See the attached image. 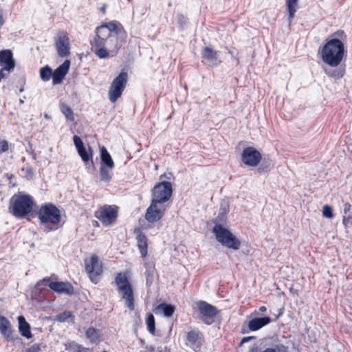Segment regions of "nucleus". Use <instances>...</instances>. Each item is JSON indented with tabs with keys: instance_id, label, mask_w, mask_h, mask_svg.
<instances>
[{
	"instance_id": "f257e3e1",
	"label": "nucleus",
	"mask_w": 352,
	"mask_h": 352,
	"mask_svg": "<svg viewBox=\"0 0 352 352\" xmlns=\"http://www.w3.org/2000/svg\"><path fill=\"white\" fill-rule=\"evenodd\" d=\"M122 30L121 24L116 21L96 28V35L91 44L98 57L105 58L118 53L122 45L118 41V36Z\"/></svg>"
},
{
	"instance_id": "f03ea898",
	"label": "nucleus",
	"mask_w": 352,
	"mask_h": 352,
	"mask_svg": "<svg viewBox=\"0 0 352 352\" xmlns=\"http://www.w3.org/2000/svg\"><path fill=\"white\" fill-rule=\"evenodd\" d=\"M345 47L343 42L338 38L327 40L326 43L320 50L322 61L331 67L339 66L345 54Z\"/></svg>"
},
{
	"instance_id": "7ed1b4c3",
	"label": "nucleus",
	"mask_w": 352,
	"mask_h": 352,
	"mask_svg": "<svg viewBox=\"0 0 352 352\" xmlns=\"http://www.w3.org/2000/svg\"><path fill=\"white\" fill-rule=\"evenodd\" d=\"M38 217L41 228L46 232L58 230L63 225L60 210L51 203L41 206Z\"/></svg>"
},
{
	"instance_id": "20e7f679",
	"label": "nucleus",
	"mask_w": 352,
	"mask_h": 352,
	"mask_svg": "<svg viewBox=\"0 0 352 352\" xmlns=\"http://www.w3.org/2000/svg\"><path fill=\"white\" fill-rule=\"evenodd\" d=\"M226 212L219 213L216 218L215 226L213 228V233L216 239L223 246L237 250L241 247V241L228 229L223 227L220 223L226 221Z\"/></svg>"
},
{
	"instance_id": "39448f33",
	"label": "nucleus",
	"mask_w": 352,
	"mask_h": 352,
	"mask_svg": "<svg viewBox=\"0 0 352 352\" xmlns=\"http://www.w3.org/2000/svg\"><path fill=\"white\" fill-rule=\"evenodd\" d=\"M33 198L28 195H14L10 199L9 210L17 218L24 217L32 210Z\"/></svg>"
},
{
	"instance_id": "423d86ee",
	"label": "nucleus",
	"mask_w": 352,
	"mask_h": 352,
	"mask_svg": "<svg viewBox=\"0 0 352 352\" xmlns=\"http://www.w3.org/2000/svg\"><path fill=\"white\" fill-rule=\"evenodd\" d=\"M118 292L125 302L126 306L131 311L134 310V295L131 284L126 275L118 273L115 278Z\"/></svg>"
},
{
	"instance_id": "0eeeda50",
	"label": "nucleus",
	"mask_w": 352,
	"mask_h": 352,
	"mask_svg": "<svg viewBox=\"0 0 352 352\" xmlns=\"http://www.w3.org/2000/svg\"><path fill=\"white\" fill-rule=\"evenodd\" d=\"M128 80V74L125 72H122L112 81L108 92L109 99L111 102H116L122 96V92L126 88Z\"/></svg>"
},
{
	"instance_id": "6e6552de",
	"label": "nucleus",
	"mask_w": 352,
	"mask_h": 352,
	"mask_svg": "<svg viewBox=\"0 0 352 352\" xmlns=\"http://www.w3.org/2000/svg\"><path fill=\"white\" fill-rule=\"evenodd\" d=\"M172 191L170 182H162L159 183L153 188L151 202L161 205L170 199Z\"/></svg>"
},
{
	"instance_id": "1a4fd4ad",
	"label": "nucleus",
	"mask_w": 352,
	"mask_h": 352,
	"mask_svg": "<svg viewBox=\"0 0 352 352\" xmlns=\"http://www.w3.org/2000/svg\"><path fill=\"white\" fill-rule=\"evenodd\" d=\"M47 284L50 289L58 293L72 294L74 292L73 286L70 283L67 282L52 281V277L44 278L39 280L36 285V288L41 290L43 289L42 287Z\"/></svg>"
},
{
	"instance_id": "9d476101",
	"label": "nucleus",
	"mask_w": 352,
	"mask_h": 352,
	"mask_svg": "<svg viewBox=\"0 0 352 352\" xmlns=\"http://www.w3.org/2000/svg\"><path fill=\"white\" fill-rule=\"evenodd\" d=\"M95 216L104 226H111L116 223L118 217V208L115 206L105 205L96 212Z\"/></svg>"
},
{
	"instance_id": "9b49d317",
	"label": "nucleus",
	"mask_w": 352,
	"mask_h": 352,
	"mask_svg": "<svg viewBox=\"0 0 352 352\" xmlns=\"http://www.w3.org/2000/svg\"><path fill=\"white\" fill-rule=\"evenodd\" d=\"M85 270L91 280L97 283L102 273V266L96 255L91 256L89 261H85Z\"/></svg>"
},
{
	"instance_id": "f8f14e48",
	"label": "nucleus",
	"mask_w": 352,
	"mask_h": 352,
	"mask_svg": "<svg viewBox=\"0 0 352 352\" xmlns=\"http://www.w3.org/2000/svg\"><path fill=\"white\" fill-rule=\"evenodd\" d=\"M197 309L200 313V318L206 324H211L217 314V308L205 301L197 302Z\"/></svg>"
},
{
	"instance_id": "ddd939ff",
	"label": "nucleus",
	"mask_w": 352,
	"mask_h": 352,
	"mask_svg": "<svg viewBox=\"0 0 352 352\" xmlns=\"http://www.w3.org/2000/svg\"><path fill=\"white\" fill-rule=\"evenodd\" d=\"M54 45L57 51V54L60 57L65 58L69 55V38L66 32L61 31L58 33Z\"/></svg>"
},
{
	"instance_id": "4468645a",
	"label": "nucleus",
	"mask_w": 352,
	"mask_h": 352,
	"mask_svg": "<svg viewBox=\"0 0 352 352\" xmlns=\"http://www.w3.org/2000/svg\"><path fill=\"white\" fill-rule=\"evenodd\" d=\"M261 159V153L252 146L245 148L241 153L242 162L248 166L255 167L258 166Z\"/></svg>"
},
{
	"instance_id": "2eb2a0df",
	"label": "nucleus",
	"mask_w": 352,
	"mask_h": 352,
	"mask_svg": "<svg viewBox=\"0 0 352 352\" xmlns=\"http://www.w3.org/2000/svg\"><path fill=\"white\" fill-rule=\"evenodd\" d=\"M164 210L165 208L163 206L151 202L150 206L146 210L145 219L149 223L156 222L162 219Z\"/></svg>"
},
{
	"instance_id": "dca6fc26",
	"label": "nucleus",
	"mask_w": 352,
	"mask_h": 352,
	"mask_svg": "<svg viewBox=\"0 0 352 352\" xmlns=\"http://www.w3.org/2000/svg\"><path fill=\"white\" fill-rule=\"evenodd\" d=\"M203 340L202 333L199 330H192L187 334V344L195 351L201 349Z\"/></svg>"
},
{
	"instance_id": "f3484780",
	"label": "nucleus",
	"mask_w": 352,
	"mask_h": 352,
	"mask_svg": "<svg viewBox=\"0 0 352 352\" xmlns=\"http://www.w3.org/2000/svg\"><path fill=\"white\" fill-rule=\"evenodd\" d=\"M250 318L251 319L248 322V328L250 331H258L272 322V318L270 316L261 318L257 316H253Z\"/></svg>"
},
{
	"instance_id": "a211bd4d",
	"label": "nucleus",
	"mask_w": 352,
	"mask_h": 352,
	"mask_svg": "<svg viewBox=\"0 0 352 352\" xmlns=\"http://www.w3.org/2000/svg\"><path fill=\"white\" fill-rule=\"evenodd\" d=\"M70 66V61L65 60L59 67H58L52 73V81L54 85L62 82L65 75L67 74Z\"/></svg>"
},
{
	"instance_id": "6ab92c4d",
	"label": "nucleus",
	"mask_w": 352,
	"mask_h": 352,
	"mask_svg": "<svg viewBox=\"0 0 352 352\" xmlns=\"http://www.w3.org/2000/svg\"><path fill=\"white\" fill-rule=\"evenodd\" d=\"M219 52L210 47H204L201 52L202 58L206 59L212 66H217L221 64V60L219 58Z\"/></svg>"
},
{
	"instance_id": "aec40b11",
	"label": "nucleus",
	"mask_w": 352,
	"mask_h": 352,
	"mask_svg": "<svg viewBox=\"0 0 352 352\" xmlns=\"http://www.w3.org/2000/svg\"><path fill=\"white\" fill-rule=\"evenodd\" d=\"M0 66L14 69L15 63L13 59L12 53L10 50H4L0 52Z\"/></svg>"
},
{
	"instance_id": "412c9836",
	"label": "nucleus",
	"mask_w": 352,
	"mask_h": 352,
	"mask_svg": "<svg viewBox=\"0 0 352 352\" xmlns=\"http://www.w3.org/2000/svg\"><path fill=\"white\" fill-rule=\"evenodd\" d=\"M135 232L137 234L136 239H137V243H138V247L140 250L142 256L144 258L147 255V248H148L147 237L139 229L135 230Z\"/></svg>"
},
{
	"instance_id": "4be33fe9",
	"label": "nucleus",
	"mask_w": 352,
	"mask_h": 352,
	"mask_svg": "<svg viewBox=\"0 0 352 352\" xmlns=\"http://www.w3.org/2000/svg\"><path fill=\"white\" fill-rule=\"evenodd\" d=\"M19 322V331L21 335L28 339H30L32 337V334L30 331V325L25 320V318L23 316H20L18 317Z\"/></svg>"
},
{
	"instance_id": "5701e85b",
	"label": "nucleus",
	"mask_w": 352,
	"mask_h": 352,
	"mask_svg": "<svg viewBox=\"0 0 352 352\" xmlns=\"http://www.w3.org/2000/svg\"><path fill=\"white\" fill-rule=\"evenodd\" d=\"M323 70L328 76L336 80L342 78L345 74V69L344 67L337 66L331 67L329 66V67H324Z\"/></svg>"
},
{
	"instance_id": "b1692460",
	"label": "nucleus",
	"mask_w": 352,
	"mask_h": 352,
	"mask_svg": "<svg viewBox=\"0 0 352 352\" xmlns=\"http://www.w3.org/2000/svg\"><path fill=\"white\" fill-rule=\"evenodd\" d=\"M0 332L5 338H10L12 334L11 324L10 321L3 316H0Z\"/></svg>"
},
{
	"instance_id": "393cba45",
	"label": "nucleus",
	"mask_w": 352,
	"mask_h": 352,
	"mask_svg": "<svg viewBox=\"0 0 352 352\" xmlns=\"http://www.w3.org/2000/svg\"><path fill=\"white\" fill-rule=\"evenodd\" d=\"M298 0H286V8L288 12V21L290 25L293 19L294 18L295 13L298 9Z\"/></svg>"
},
{
	"instance_id": "a878e982",
	"label": "nucleus",
	"mask_w": 352,
	"mask_h": 352,
	"mask_svg": "<svg viewBox=\"0 0 352 352\" xmlns=\"http://www.w3.org/2000/svg\"><path fill=\"white\" fill-rule=\"evenodd\" d=\"M100 158L102 164V165L107 166L111 170L114 168V162L108 151L104 146L100 149Z\"/></svg>"
},
{
	"instance_id": "bb28decb",
	"label": "nucleus",
	"mask_w": 352,
	"mask_h": 352,
	"mask_svg": "<svg viewBox=\"0 0 352 352\" xmlns=\"http://www.w3.org/2000/svg\"><path fill=\"white\" fill-rule=\"evenodd\" d=\"M158 311H162L164 316L170 317L175 311V307L170 304L161 303L155 308V312L157 313Z\"/></svg>"
},
{
	"instance_id": "cd10ccee",
	"label": "nucleus",
	"mask_w": 352,
	"mask_h": 352,
	"mask_svg": "<svg viewBox=\"0 0 352 352\" xmlns=\"http://www.w3.org/2000/svg\"><path fill=\"white\" fill-rule=\"evenodd\" d=\"M86 338L89 340L91 342L96 343L99 340L100 334L99 331L94 327L87 329L85 333Z\"/></svg>"
},
{
	"instance_id": "c85d7f7f",
	"label": "nucleus",
	"mask_w": 352,
	"mask_h": 352,
	"mask_svg": "<svg viewBox=\"0 0 352 352\" xmlns=\"http://www.w3.org/2000/svg\"><path fill=\"white\" fill-rule=\"evenodd\" d=\"M111 169L107 168V166L102 165L100 170V175L101 177V179L105 182H109L111 179Z\"/></svg>"
},
{
	"instance_id": "c756f323",
	"label": "nucleus",
	"mask_w": 352,
	"mask_h": 352,
	"mask_svg": "<svg viewBox=\"0 0 352 352\" xmlns=\"http://www.w3.org/2000/svg\"><path fill=\"white\" fill-rule=\"evenodd\" d=\"M60 110L63 114L66 117L68 120L74 121V116L72 109L66 104L60 105Z\"/></svg>"
},
{
	"instance_id": "7c9ffc66",
	"label": "nucleus",
	"mask_w": 352,
	"mask_h": 352,
	"mask_svg": "<svg viewBox=\"0 0 352 352\" xmlns=\"http://www.w3.org/2000/svg\"><path fill=\"white\" fill-rule=\"evenodd\" d=\"M52 76V69L46 65L40 69V77L43 81H48Z\"/></svg>"
},
{
	"instance_id": "2f4dec72",
	"label": "nucleus",
	"mask_w": 352,
	"mask_h": 352,
	"mask_svg": "<svg viewBox=\"0 0 352 352\" xmlns=\"http://www.w3.org/2000/svg\"><path fill=\"white\" fill-rule=\"evenodd\" d=\"M147 329L148 331L152 334L155 335V318L153 314H150L146 318V320Z\"/></svg>"
},
{
	"instance_id": "473e14b6",
	"label": "nucleus",
	"mask_w": 352,
	"mask_h": 352,
	"mask_svg": "<svg viewBox=\"0 0 352 352\" xmlns=\"http://www.w3.org/2000/svg\"><path fill=\"white\" fill-rule=\"evenodd\" d=\"M77 151L83 162H87L89 160L90 156L87 152L85 146L80 148V149L78 148Z\"/></svg>"
},
{
	"instance_id": "72a5a7b5",
	"label": "nucleus",
	"mask_w": 352,
	"mask_h": 352,
	"mask_svg": "<svg viewBox=\"0 0 352 352\" xmlns=\"http://www.w3.org/2000/svg\"><path fill=\"white\" fill-rule=\"evenodd\" d=\"M77 151L83 162H87L89 160L90 156L87 152L85 146L80 148V149L78 148Z\"/></svg>"
},
{
	"instance_id": "f704fd0d",
	"label": "nucleus",
	"mask_w": 352,
	"mask_h": 352,
	"mask_svg": "<svg viewBox=\"0 0 352 352\" xmlns=\"http://www.w3.org/2000/svg\"><path fill=\"white\" fill-rule=\"evenodd\" d=\"M177 23L179 25L181 29H184L188 23V19L186 16L182 14H179L177 16Z\"/></svg>"
},
{
	"instance_id": "c9c22d12",
	"label": "nucleus",
	"mask_w": 352,
	"mask_h": 352,
	"mask_svg": "<svg viewBox=\"0 0 352 352\" xmlns=\"http://www.w3.org/2000/svg\"><path fill=\"white\" fill-rule=\"evenodd\" d=\"M270 163L263 162L260 166L257 168V172L262 174L265 172L270 171Z\"/></svg>"
},
{
	"instance_id": "e433bc0d",
	"label": "nucleus",
	"mask_w": 352,
	"mask_h": 352,
	"mask_svg": "<svg viewBox=\"0 0 352 352\" xmlns=\"http://www.w3.org/2000/svg\"><path fill=\"white\" fill-rule=\"evenodd\" d=\"M21 171L24 173L25 177L28 179H31L34 177V171L32 167L28 166L26 168H23Z\"/></svg>"
},
{
	"instance_id": "4c0bfd02",
	"label": "nucleus",
	"mask_w": 352,
	"mask_h": 352,
	"mask_svg": "<svg viewBox=\"0 0 352 352\" xmlns=\"http://www.w3.org/2000/svg\"><path fill=\"white\" fill-rule=\"evenodd\" d=\"M71 316L72 314L70 311H64L57 316V320L60 322H65Z\"/></svg>"
},
{
	"instance_id": "58836bf2",
	"label": "nucleus",
	"mask_w": 352,
	"mask_h": 352,
	"mask_svg": "<svg viewBox=\"0 0 352 352\" xmlns=\"http://www.w3.org/2000/svg\"><path fill=\"white\" fill-rule=\"evenodd\" d=\"M322 214L327 218H332L333 214L331 208L327 205L324 206L322 208Z\"/></svg>"
},
{
	"instance_id": "ea45409f",
	"label": "nucleus",
	"mask_w": 352,
	"mask_h": 352,
	"mask_svg": "<svg viewBox=\"0 0 352 352\" xmlns=\"http://www.w3.org/2000/svg\"><path fill=\"white\" fill-rule=\"evenodd\" d=\"M74 145L76 149L80 148L84 146V144L81 140V138L78 135H74L73 138Z\"/></svg>"
},
{
	"instance_id": "a19ab883",
	"label": "nucleus",
	"mask_w": 352,
	"mask_h": 352,
	"mask_svg": "<svg viewBox=\"0 0 352 352\" xmlns=\"http://www.w3.org/2000/svg\"><path fill=\"white\" fill-rule=\"evenodd\" d=\"M13 69L10 68H6L3 69V67H1L0 69V81L6 78Z\"/></svg>"
},
{
	"instance_id": "79ce46f5",
	"label": "nucleus",
	"mask_w": 352,
	"mask_h": 352,
	"mask_svg": "<svg viewBox=\"0 0 352 352\" xmlns=\"http://www.w3.org/2000/svg\"><path fill=\"white\" fill-rule=\"evenodd\" d=\"M9 148L8 142L6 140L0 142V154L7 151Z\"/></svg>"
},
{
	"instance_id": "37998d69",
	"label": "nucleus",
	"mask_w": 352,
	"mask_h": 352,
	"mask_svg": "<svg viewBox=\"0 0 352 352\" xmlns=\"http://www.w3.org/2000/svg\"><path fill=\"white\" fill-rule=\"evenodd\" d=\"M267 311V307L265 306H261L258 310H255L250 317H252L253 316H258L261 313L265 312Z\"/></svg>"
},
{
	"instance_id": "c03bdc74",
	"label": "nucleus",
	"mask_w": 352,
	"mask_h": 352,
	"mask_svg": "<svg viewBox=\"0 0 352 352\" xmlns=\"http://www.w3.org/2000/svg\"><path fill=\"white\" fill-rule=\"evenodd\" d=\"M40 350V346L38 344H34L27 349L25 352H39Z\"/></svg>"
},
{
	"instance_id": "a18cd8bd",
	"label": "nucleus",
	"mask_w": 352,
	"mask_h": 352,
	"mask_svg": "<svg viewBox=\"0 0 352 352\" xmlns=\"http://www.w3.org/2000/svg\"><path fill=\"white\" fill-rule=\"evenodd\" d=\"M153 271H154L153 265H151L150 268L146 270V276H147V279L149 277H151V278L153 277Z\"/></svg>"
},
{
	"instance_id": "49530a36",
	"label": "nucleus",
	"mask_w": 352,
	"mask_h": 352,
	"mask_svg": "<svg viewBox=\"0 0 352 352\" xmlns=\"http://www.w3.org/2000/svg\"><path fill=\"white\" fill-rule=\"evenodd\" d=\"M333 36H337V37H340V38H342L343 36H346L344 31L342 30H338L337 32H336L334 34H333Z\"/></svg>"
},
{
	"instance_id": "de8ad7c7",
	"label": "nucleus",
	"mask_w": 352,
	"mask_h": 352,
	"mask_svg": "<svg viewBox=\"0 0 352 352\" xmlns=\"http://www.w3.org/2000/svg\"><path fill=\"white\" fill-rule=\"evenodd\" d=\"M252 339V337H245L241 340V344Z\"/></svg>"
},
{
	"instance_id": "09e8293b",
	"label": "nucleus",
	"mask_w": 352,
	"mask_h": 352,
	"mask_svg": "<svg viewBox=\"0 0 352 352\" xmlns=\"http://www.w3.org/2000/svg\"><path fill=\"white\" fill-rule=\"evenodd\" d=\"M144 265H145V267H146V270L149 269L151 265H153L152 263H145Z\"/></svg>"
},
{
	"instance_id": "8fccbe9b",
	"label": "nucleus",
	"mask_w": 352,
	"mask_h": 352,
	"mask_svg": "<svg viewBox=\"0 0 352 352\" xmlns=\"http://www.w3.org/2000/svg\"><path fill=\"white\" fill-rule=\"evenodd\" d=\"M4 23V20L3 19L2 15L0 14V25H2Z\"/></svg>"
},
{
	"instance_id": "3c124183",
	"label": "nucleus",
	"mask_w": 352,
	"mask_h": 352,
	"mask_svg": "<svg viewBox=\"0 0 352 352\" xmlns=\"http://www.w3.org/2000/svg\"><path fill=\"white\" fill-rule=\"evenodd\" d=\"M76 346L78 347V350H76V351H74V352H82V351L80 350V349L82 347V346H81V345H80V344H76Z\"/></svg>"
},
{
	"instance_id": "603ef678",
	"label": "nucleus",
	"mask_w": 352,
	"mask_h": 352,
	"mask_svg": "<svg viewBox=\"0 0 352 352\" xmlns=\"http://www.w3.org/2000/svg\"><path fill=\"white\" fill-rule=\"evenodd\" d=\"M19 102H20L21 104H23L24 102L23 100H22V99H20Z\"/></svg>"
},
{
	"instance_id": "864d4df0",
	"label": "nucleus",
	"mask_w": 352,
	"mask_h": 352,
	"mask_svg": "<svg viewBox=\"0 0 352 352\" xmlns=\"http://www.w3.org/2000/svg\"><path fill=\"white\" fill-rule=\"evenodd\" d=\"M32 157H33L34 160L36 159V154L35 153H33Z\"/></svg>"
},
{
	"instance_id": "5fc2aeb1",
	"label": "nucleus",
	"mask_w": 352,
	"mask_h": 352,
	"mask_svg": "<svg viewBox=\"0 0 352 352\" xmlns=\"http://www.w3.org/2000/svg\"><path fill=\"white\" fill-rule=\"evenodd\" d=\"M243 333L246 332V331L245 330V327H243Z\"/></svg>"
},
{
	"instance_id": "6e6d98bb",
	"label": "nucleus",
	"mask_w": 352,
	"mask_h": 352,
	"mask_svg": "<svg viewBox=\"0 0 352 352\" xmlns=\"http://www.w3.org/2000/svg\"><path fill=\"white\" fill-rule=\"evenodd\" d=\"M20 91L21 92L23 91V88L20 89Z\"/></svg>"
},
{
	"instance_id": "4d7b16f0",
	"label": "nucleus",
	"mask_w": 352,
	"mask_h": 352,
	"mask_svg": "<svg viewBox=\"0 0 352 352\" xmlns=\"http://www.w3.org/2000/svg\"><path fill=\"white\" fill-rule=\"evenodd\" d=\"M103 352H107L106 351H104Z\"/></svg>"
}]
</instances>
